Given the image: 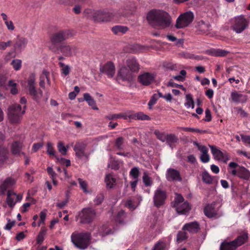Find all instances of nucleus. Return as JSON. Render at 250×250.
<instances>
[{
  "label": "nucleus",
  "instance_id": "f257e3e1",
  "mask_svg": "<svg viewBox=\"0 0 250 250\" xmlns=\"http://www.w3.org/2000/svg\"><path fill=\"white\" fill-rule=\"evenodd\" d=\"M135 9L134 4L131 3L129 6L121 9L117 12L109 11L107 9L95 11L88 9L84 11V14L88 18H92L95 22H108L112 20H118L121 17H126L131 14Z\"/></svg>",
  "mask_w": 250,
  "mask_h": 250
},
{
  "label": "nucleus",
  "instance_id": "f03ea898",
  "mask_svg": "<svg viewBox=\"0 0 250 250\" xmlns=\"http://www.w3.org/2000/svg\"><path fill=\"white\" fill-rule=\"evenodd\" d=\"M146 19L149 24L159 29H165L171 26L170 15L163 10L154 9L150 10L147 14Z\"/></svg>",
  "mask_w": 250,
  "mask_h": 250
},
{
  "label": "nucleus",
  "instance_id": "7ed1b4c3",
  "mask_svg": "<svg viewBox=\"0 0 250 250\" xmlns=\"http://www.w3.org/2000/svg\"><path fill=\"white\" fill-rule=\"evenodd\" d=\"M73 35L72 31L68 29L60 30L53 33L50 38L51 43L49 47L50 49L54 52H56L59 50V44Z\"/></svg>",
  "mask_w": 250,
  "mask_h": 250
},
{
  "label": "nucleus",
  "instance_id": "20e7f679",
  "mask_svg": "<svg viewBox=\"0 0 250 250\" xmlns=\"http://www.w3.org/2000/svg\"><path fill=\"white\" fill-rule=\"evenodd\" d=\"M71 241L75 246L81 250L87 248L90 244V234L88 232L73 233Z\"/></svg>",
  "mask_w": 250,
  "mask_h": 250
},
{
  "label": "nucleus",
  "instance_id": "39448f33",
  "mask_svg": "<svg viewBox=\"0 0 250 250\" xmlns=\"http://www.w3.org/2000/svg\"><path fill=\"white\" fill-rule=\"evenodd\" d=\"M27 89L29 94L32 99L37 103H39L42 97L43 92L41 89L38 90L36 88L35 76L34 74H31L27 81Z\"/></svg>",
  "mask_w": 250,
  "mask_h": 250
},
{
  "label": "nucleus",
  "instance_id": "423d86ee",
  "mask_svg": "<svg viewBox=\"0 0 250 250\" xmlns=\"http://www.w3.org/2000/svg\"><path fill=\"white\" fill-rule=\"evenodd\" d=\"M96 216L95 210L91 208H85L79 212L76 216L77 221L80 220L81 224H90L95 218Z\"/></svg>",
  "mask_w": 250,
  "mask_h": 250
},
{
  "label": "nucleus",
  "instance_id": "0eeeda50",
  "mask_svg": "<svg viewBox=\"0 0 250 250\" xmlns=\"http://www.w3.org/2000/svg\"><path fill=\"white\" fill-rule=\"evenodd\" d=\"M25 110H21L20 104H13L8 108V117L12 124H18L20 122L22 115Z\"/></svg>",
  "mask_w": 250,
  "mask_h": 250
},
{
  "label": "nucleus",
  "instance_id": "6e6552de",
  "mask_svg": "<svg viewBox=\"0 0 250 250\" xmlns=\"http://www.w3.org/2000/svg\"><path fill=\"white\" fill-rule=\"evenodd\" d=\"M231 24L233 31L237 33H241L248 26L249 21L244 15H240L233 18Z\"/></svg>",
  "mask_w": 250,
  "mask_h": 250
},
{
  "label": "nucleus",
  "instance_id": "1a4fd4ad",
  "mask_svg": "<svg viewBox=\"0 0 250 250\" xmlns=\"http://www.w3.org/2000/svg\"><path fill=\"white\" fill-rule=\"evenodd\" d=\"M194 15L191 11H187L178 17L175 24L176 28L178 29L183 28L188 26L193 21Z\"/></svg>",
  "mask_w": 250,
  "mask_h": 250
},
{
  "label": "nucleus",
  "instance_id": "9d476101",
  "mask_svg": "<svg viewBox=\"0 0 250 250\" xmlns=\"http://www.w3.org/2000/svg\"><path fill=\"white\" fill-rule=\"evenodd\" d=\"M209 146L215 160L227 163L229 159V157L226 151H222L215 146L209 145Z\"/></svg>",
  "mask_w": 250,
  "mask_h": 250
},
{
  "label": "nucleus",
  "instance_id": "9b49d317",
  "mask_svg": "<svg viewBox=\"0 0 250 250\" xmlns=\"http://www.w3.org/2000/svg\"><path fill=\"white\" fill-rule=\"evenodd\" d=\"M87 145L83 142H77L74 146L73 149L75 152L76 156L79 159L84 158H88L89 154L85 152Z\"/></svg>",
  "mask_w": 250,
  "mask_h": 250
},
{
  "label": "nucleus",
  "instance_id": "f8f14e48",
  "mask_svg": "<svg viewBox=\"0 0 250 250\" xmlns=\"http://www.w3.org/2000/svg\"><path fill=\"white\" fill-rule=\"evenodd\" d=\"M59 49L66 57L75 55L78 51V48L73 44H63L60 46Z\"/></svg>",
  "mask_w": 250,
  "mask_h": 250
},
{
  "label": "nucleus",
  "instance_id": "ddd939ff",
  "mask_svg": "<svg viewBox=\"0 0 250 250\" xmlns=\"http://www.w3.org/2000/svg\"><path fill=\"white\" fill-rule=\"evenodd\" d=\"M100 70L101 73L107 75L108 78H111L115 74V67L113 63L108 62L105 64L100 66Z\"/></svg>",
  "mask_w": 250,
  "mask_h": 250
},
{
  "label": "nucleus",
  "instance_id": "4468645a",
  "mask_svg": "<svg viewBox=\"0 0 250 250\" xmlns=\"http://www.w3.org/2000/svg\"><path fill=\"white\" fill-rule=\"evenodd\" d=\"M166 197L167 195L165 191L157 189L155 192L153 198L154 205L159 208L164 204Z\"/></svg>",
  "mask_w": 250,
  "mask_h": 250
},
{
  "label": "nucleus",
  "instance_id": "2eb2a0df",
  "mask_svg": "<svg viewBox=\"0 0 250 250\" xmlns=\"http://www.w3.org/2000/svg\"><path fill=\"white\" fill-rule=\"evenodd\" d=\"M166 177L168 181L181 182L182 180L180 172L173 168H169L167 169Z\"/></svg>",
  "mask_w": 250,
  "mask_h": 250
},
{
  "label": "nucleus",
  "instance_id": "dca6fc26",
  "mask_svg": "<svg viewBox=\"0 0 250 250\" xmlns=\"http://www.w3.org/2000/svg\"><path fill=\"white\" fill-rule=\"evenodd\" d=\"M155 75L152 73L145 72L138 76V81L143 85L147 86L154 81Z\"/></svg>",
  "mask_w": 250,
  "mask_h": 250
},
{
  "label": "nucleus",
  "instance_id": "f3484780",
  "mask_svg": "<svg viewBox=\"0 0 250 250\" xmlns=\"http://www.w3.org/2000/svg\"><path fill=\"white\" fill-rule=\"evenodd\" d=\"M216 204L213 202L207 204L204 208L205 215L209 218L218 216V209L215 208Z\"/></svg>",
  "mask_w": 250,
  "mask_h": 250
},
{
  "label": "nucleus",
  "instance_id": "a211bd4d",
  "mask_svg": "<svg viewBox=\"0 0 250 250\" xmlns=\"http://www.w3.org/2000/svg\"><path fill=\"white\" fill-rule=\"evenodd\" d=\"M197 34H208L211 30V25L208 22L200 21L197 23L196 25Z\"/></svg>",
  "mask_w": 250,
  "mask_h": 250
},
{
  "label": "nucleus",
  "instance_id": "6ab92c4d",
  "mask_svg": "<svg viewBox=\"0 0 250 250\" xmlns=\"http://www.w3.org/2000/svg\"><path fill=\"white\" fill-rule=\"evenodd\" d=\"M132 73L127 67H122L118 72V77L123 81H130L133 78Z\"/></svg>",
  "mask_w": 250,
  "mask_h": 250
},
{
  "label": "nucleus",
  "instance_id": "aec40b11",
  "mask_svg": "<svg viewBox=\"0 0 250 250\" xmlns=\"http://www.w3.org/2000/svg\"><path fill=\"white\" fill-rule=\"evenodd\" d=\"M16 184V180L11 177H8L0 185V194L3 195L8 188H11Z\"/></svg>",
  "mask_w": 250,
  "mask_h": 250
},
{
  "label": "nucleus",
  "instance_id": "412c9836",
  "mask_svg": "<svg viewBox=\"0 0 250 250\" xmlns=\"http://www.w3.org/2000/svg\"><path fill=\"white\" fill-rule=\"evenodd\" d=\"M13 42L15 50L21 51L25 47L27 43V40L25 38L17 36L16 38L14 39Z\"/></svg>",
  "mask_w": 250,
  "mask_h": 250
},
{
  "label": "nucleus",
  "instance_id": "4be33fe9",
  "mask_svg": "<svg viewBox=\"0 0 250 250\" xmlns=\"http://www.w3.org/2000/svg\"><path fill=\"white\" fill-rule=\"evenodd\" d=\"M230 98L233 102L243 104L247 101L248 96L234 91L231 93Z\"/></svg>",
  "mask_w": 250,
  "mask_h": 250
},
{
  "label": "nucleus",
  "instance_id": "5701e85b",
  "mask_svg": "<svg viewBox=\"0 0 250 250\" xmlns=\"http://www.w3.org/2000/svg\"><path fill=\"white\" fill-rule=\"evenodd\" d=\"M126 66L132 72H137L140 69V65L134 58H130L126 60Z\"/></svg>",
  "mask_w": 250,
  "mask_h": 250
},
{
  "label": "nucleus",
  "instance_id": "b1692460",
  "mask_svg": "<svg viewBox=\"0 0 250 250\" xmlns=\"http://www.w3.org/2000/svg\"><path fill=\"white\" fill-rule=\"evenodd\" d=\"M200 226L197 222H192L184 225L183 229L191 233H197L200 230Z\"/></svg>",
  "mask_w": 250,
  "mask_h": 250
},
{
  "label": "nucleus",
  "instance_id": "393cba45",
  "mask_svg": "<svg viewBox=\"0 0 250 250\" xmlns=\"http://www.w3.org/2000/svg\"><path fill=\"white\" fill-rule=\"evenodd\" d=\"M198 149L202 152L200 156V160L204 163H208L210 159L209 155L208 154V148L205 146L197 145Z\"/></svg>",
  "mask_w": 250,
  "mask_h": 250
},
{
  "label": "nucleus",
  "instance_id": "a878e982",
  "mask_svg": "<svg viewBox=\"0 0 250 250\" xmlns=\"http://www.w3.org/2000/svg\"><path fill=\"white\" fill-rule=\"evenodd\" d=\"M206 53L214 57H224L229 53L228 51L220 49L211 48L206 51Z\"/></svg>",
  "mask_w": 250,
  "mask_h": 250
},
{
  "label": "nucleus",
  "instance_id": "bb28decb",
  "mask_svg": "<svg viewBox=\"0 0 250 250\" xmlns=\"http://www.w3.org/2000/svg\"><path fill=\"white\" fill-rule=\"evenodd\" d=\"M174 207L175 208L177 212L179 214H186L190 209V205L187 202H185L179 205L178 204Z\"/></svg>",
  "mask_w": 250,
  "mask_h": 250
},
{
  "label": "nucleus",
  "instance_id": "cd10ccee",
  "mask_svg": "<svg viewBox=\"0 0 250 250\" xmlns=\"http://www.w3.org/2000/svg\"><path fill=\"white\" fill-rule=\"evenodd\" d=\"M15 196H16V193L15 192L10 190H8L6 203L8 206L11 208H14L16 203V202H15Z\"/></svg>",
  "mask_w": 250,
  "mask_h": 250
},
{
  "label": "nucleus",
  "instance_id": "c85d7f7f",
  "mask_svg": "<svg viewBox=\"0 0 250 250\" xmlns=\"http://www.w3.org/2000/svg\"><path fill=\"white\" fill-rule=\"evenodd\" d=\"M99 231L101 235L104 236L108 234H113L114 230L112 229V227L110 226L107 223L101 226L99 229Z\"/></svg>",
  "mask_w": 250,
  "mask_h": 250
},
{
  "label": "nucleus",
  "instance_id": "c756f323",
  "mask_svg": "<svg viewBox=\"0 0 250 250\" xmlns=\"http://www.w3.org/2000/svg\"><path fill=\"white\" fill-rule=\"evenodd\" d=\"M128 117L129 119L133 120L146 121H149L150 120V118L148 115L145 114L142 112L130 114L128 115Z\"/></svg>",
  "mask_w": 250,
  "mask_h": 250
},
{
  "label": "nucleus",
  "instance_id": "7c9ffc66",
  "mask_svg": "<svg viewBox=\"0 0 250 250\" xmlns=\"http://www.w3.org/2000/svg\"><path fill=\"white\" fill-rule=\"evenodd\" d=\"M248 233L247 232H243L235 239L233 240L234 244L237 245V248L244 244L248 239Z\"/></svg>",
  "mask_w": 250,
  "mask_h": 250
},
{
  "label": "nucleus",
  "instance_id": "2f4dec72",
  "mask_svg": "<svg viewBox=\"0 0 250 250\" xmlns=\"http://www.w3.org/2000/svg\"><path fill=\"white\" fill-rule=\"evenodd\" d=\"M238 177L245 180H249L250 178V171L244 167H239Z\"/></svg>",
  "mask_w": 250,
  "mask_h": 250
},
{
  "label": "nucleus",
  "instance_id": "473e14b6",
  "mask_svg": "<svg viewBox=\"0 0 250 250\" xmlns=\"http://www.w3.org/2000/svg\"><path fill=\"white\" fill-rule=\"evenodd\" d=\"M237 249V245L232 241L230 242L224 241L220 245V250H235Z\"/></svg>",
  "mask_w": 250,
  "mask_h": 250
},
{
  "label": "nucleus",
  "instance_id": "72a5a7b5",
  "mask_svg": "<svg viewBox=\"0 0 250 250\" xmlns=\"http://www.w3.org/2000/svg\"><path fill=\"white\" fill-rule=\"evenodd\" d=\"M8 150L3 146H0V166L3 165L8 159Z\"/></svg>",
  "mask_w": 250,
  "mask_h": 250
},
{
  "label": "nucleus",
  "instance_id": "f704fd0d",
  "mask_svg": "<svg viewBox=\"0 0 250 250\" xmlns=\"http://www.w3.org/2000/svg\"><path fill=\"white\" fill-rule=\"evenodd\" d=\"M22 145L20 142H14L11 145V152L14 155H20Z\"/></svg>",
  "mask_w": 250,
  "mask_h": 250
},
{
  "label": "nucleus",
  "instance_id": "c9c22d12",
  "mask_svg": "<svg viewBox=\"0 0 250 250\" xmlns=\"http://www.w3.org/2000/svg\"><path fill=\"white\" fill-rule=\"evenodd\" d=\"M178 138L174 134H167L166 141L167 144L171 147L173 148L175 143H177Z\"/></svg>",
  "mask_w": 250,
  "mask_h": 250
},
{
  "label": "nucleus",
  "instance_id": "e433bc0d",
  "mask_svg": "<svg viewBox=\"0 0 250 250\" xmlns=\"http://www.w3.org/2000/svg\"><path fill=\"white\" fill-rule=\"evenodd\" d=\"M202 179L204 183L210 185L214 182V177L211 176L207 171H204L202 174Z\"/></svg>",
  "mask_w": 250,
  "mask_h": 250
},
{
  "label": "nucleus",
  "instance_id": "4c0bfd02",
  "mask_svg": "<svg viewBox=\"0 0 250 250\" xmlns=\"http://www.w3.org/2000/svg\"><path fill=\"white\" fill-rule=\"evenodd\" d=\"M83 99L87 102L88 105L91 106L93 109H98L96 105V102L94 99L88 93L83 94Z\"/></svg>",
  "mask_w": 250,
  "mask_h": 250
},
{
  "label": "nucleus",
  "instance_id": "58836bf2",
  "mask_svg": "<svg viewBox=\"0 0 250 250\" xmlns=\"http://www.w3.org/2000/svg\"><path fill=\"white\" fill-rule=\"evenodd\" d=\"M128 30L127 27L122 25H116L112 28V31L115 34H125Z\"/></svg>",
  "mask_w": 250,
  "mask_h": 250
},
{
  "label": "nucleus",
  "instance_id": "ea45409f",
  "mask_svg": "<svg viewBox=\"0 0 250 250\" xmlns=\"http://www.w3.org/2000/svg\"><path fill=\"white\" fill-rule=\"evenodd\" d=\"M105 182L107 188H111L115 185L116 179L113 177L111 174L106 175L105 178Z\"/></svg>",
  "mask_w": 250,
  "mask_h": 250
},
{
  "label": "nucleus",
  "instance_id": "a19ab883",
  "mask_svg": "<svg viewBox=\"0 0 250 250\" xmlns=\"http://www.w3.org/2000/svg\"><path fill=\"white\" fill-rule=\"evenodd\" d=\"M46 232V229L44 227H42L37 237V243L38 244H41L42 243Z\"/></svg>",
  "mask_w": 250,
  "mask_h": 250
},
{
  "label": "nucleus",
  "instance_id": "79ce46f5",
  "mask_svg": "<svg viewBox=\"0 0 250 250\" xmlns=\"http://www.w3.org/2000/svg\"><path fill=\"white\" fill-rule=\"evenodd\" d=\"M143 182L146 187H150L152 185V180L146 172H144L143 176Z\"/></svg>",
  "mask_w": 250,
  "mask_h": 250
},
{
  "label": "nucleus",
  "instance_id": "37998d69",
  "mask_svg": "<svg viewBox=\"0 0 250 250\" xmlns=\"http://www.w3.org/2000/svg\"><path fill=\"white\" fill-rule=\"evenodd\" d=\"M121 118L126 119V117L123 113L110 114L105 116V119L109 120H113Z\"/></svg>",
  "mask_w": 250,
  "mask_h": 250
},
{
  "label": "nucleus",
  "instance_id": "c03bdc74",
  "mask_svg": "<svg viewBox=\"0 0 250 250\" xmlns=\"http://www.w3.org/2000/svg\"><path fill=\"white\" fill-rule=\"evenodd\" d=\"M125 216V211L121 210L119 211L115 217V221L118 222L120 224H124V220Z\"/></svg>",
  "mask_w": 250,
  "mask_h": 250
},
{
  "label": "nucleus",
  "instance_id": "a18cd8bd",
  "mask_svg": "<svg viewBox=\"0 0 250 250\" xmlns=\"http://www.w3.org/2000/svg\"><path fill=\"white\" fill-rule=\"evenodd\" d=\"M48 71L46 70H43L42 75L40 77L39 85L40 87L43 89L45 88V81L46 80L45 78H47V75H48Z\"/></svg>",
  "mask_w": 250,
  "mask_h": 250
},
{
  "label": "nucleus",
  "instance_id": "49530a36",
  "mask_svg": "<svg viewBox=\"0 0 250 250\" xmlns=\"http://www.w3.org/2000/svg\"><path fill=\"white\" fill-rule=\"evenodd\" d=\"M57 148L60 153L62 155H65L67 152V148L64 145L62 142L60 141L57 145Z\"/></svg>",
  "mask_w": 250,
  "mask_h": 250
},
{
  "label": "nucleus",
  "instance_id": "de8ad7c7",
  "mask_svg": "<svg viewBox=\"0 0 250 250\" xmlns=\"http://www.w3.org/2000/svg\"><path fill=\"white\" fill-rule=\"evenodd\" d=\"M154 134L156 135L157 138L162 141L165 142L166 141L167 134L164 132H160L158 130H155Z\"/></svg>",
  "mask_w": 250,
  "mask_h": 250
},
{
  "label": "nucleus",
  "instance_id": "09e8293b",
  "mask_svg": "<svg viewBox=\"0 0 250 250\" xmlns=\"http://www.w3.org/2000/svg\"><path fill=\"white\" fill-rule=\"evenodd\" d=\"M186 97L187 100V102L185 103L186 106L188 108L191 107L192 108H193L194 107V103L191 94H187Z\"/></svg>",
  "mask_w": 250,
  "mask_h": 250
},
{
  "label": "nucleus",
  "instance_id": "8fccbe9b",
  "mask_svg": "<svg viewBox=\"0 0 250 250\" xmlns=\"http://www.w3.org/2000/svg\"><path fill=\"white\" fill-rule=\"evenodd\" d=\"M124 143V138L122 137L117 138L114 143V146L118 150H121L123 149V145Z\"/></svg>",
  "mask_w": 250,
  "mask_h": 250
},
{
  "label": "nucleus",
  "instance_id": "3c124183",
  "mask_svg": "<svg viewBox=\"0 0 250 250\" xmlns=\"http://www.w3.org/2000/svg\"><path fill=\"white\" fill-rule=\"evenodd\" d=\"M181 129L185 131L196 132L200 134H205L207 133V131L206 130H201L198 128H194L190 127H182Z\"/></svg>",
  "mask_w": 250,
  "mask_h": 250
},
{
  "label": "nucleus",
  "instance_id": "603ef678",
  "mask_svg": "<svg viewBox=\"0 0 250 250\" xmlns=\"http://www.w3.org/2000/svg\"><path fill=\"white\" fill-rule=\"evenodd\" d=\"M47 153L50 156H55V150L53 147V144L51 142H48L47 144Z\"/></svg>",
  "mask_w": 250,
  "mask_h": 250
},
{
  "label": "nucleus",
  "instance_id": "864d4df0",
  "mask_svg": "<svg viewBox=\"0 0 250 250\" xmlns=\"http://www.w3.org/2000/svg\"><path fill=\"white\" fill-rule=\"evenodd\" d=\"M180 75H177L174 76L173 78L174 80L180 81L183 82L185 80V77L187 75V72L185 70H182L180 72Z\"/></svg>",
  "mask_w": 250,
  "mask_h": 250
},
{
  "label": "nucleus",
  "instance_id": "5fc2aeb1",
  "mask_svg": "<svg viewBox=\"0 0 250 250\" xmlns=\"http://www.w3.org/2000/svg\"><path fill=\"white\" fill-rule=\"evenodd\" d=\"M104 198L103 193L98 194L93 201L96 205H99L102 204Z\"/></svg>",
  "mask_w": 250,
  "mask_h": 250
},
{
  "label": "nucleus",
  "instance_id": "6e6d98bb",
  "mask_svg": "<svg viewBox=\"0 0 250 250\" xmlns=\"http://www.w3.org/2000/svg\"><path fill=\"white\" fill-rule=\"evenodd\" d=\"M11 65L15 70H19L21 66V61L19 59L14 60L11 62Z\"/></svg>",
  "mask_w": 250,
  "mask_h": 250
},
{
  "label": "nucleus",
  "instance_id": "4d7b16f0",
  "mask_svg": "<svg viewBox=\"0 0 250 250\" xmlns=\"http://www.w3.org/2000/svg\"><path fill=\"white\" fill-rule=\"evenodd\" d=\"M188 237L187 234L184 231H179L177 235V240L179 243L182 242Z\"/></svg>",
  "mask_w": 250,
  "mask_h": 250
},
{
  "label": "nucleus",
  "instance_id": "13d9d810",
  "mask_svg": "<svg viewBox=\"0 0 250 250\" xmlns=\"http://www.w3.org/2000/svg\"><path fill=\"white\" fill-rule=\"evenodd\" d=\"M158 100V96L156 95V94H154L151 96L149 101L148 103V105L149 109H151L152 106L156 103V102Z\"/></svg>",
  "mask_w": 250,
  "mask_h": 250
},
{
  "label": "nucleus",
  "instance_id": "bf43d9fd",
  "mask_svg": "<svg viewBox=\"0 0 250 250\" xmlns=\"http://www.w3.org/2000/svg\"><path fill=\"white\" fill-rule=\"evenodd\" d=\"M130 175L132 176L133 179H137L139 175V168L136 167L132 168L130 171Z\"/></svg>",
  "mask_w": 250,
  "mask_h": 250
},
{
  "label": "nucleus",
  "instance_id": "052dcab7",
  "mask_svg": "<svg viewBox=\"0 0 250 250\" xmlns=\"http://www.w3.org/2000/svg\"><path fill=\"white\" fill-rule=\"evenodd\" d=\"M78 181L79 182L80 188L83 189V192L85 193L87 192V185L86 182L81 178H79Z\"/></svg>",
  "mask_w": 250,
  "mask_h": 250
},
{
  "label": "nucleus",
  "instance_id": "680f3d73",
  "mask_svg": "<svg viewBox=\"0 0 250 250\" xmlns=\"http://www.w3.org/2000/svg\"><path fill=\"white\" fill-rule=\"evenodd\" d=\"M166 243L163 242H158L155 244L153 250H164L166 248Z\"/></svg>",
  "mask_w": 250,
  "mask_h": 250
},
{
  "label": "nucleus",
  "instance_id": "e2e57ef3",
  "mask_svg": "<svg viewBox=\"0 0 250 250\" xmlns=\"http://www.w3.org/2000/svg\"><path fill=\"white\" fill-rule=\"evenodd\" d=\"M184 201V199L181 195L177 194L174 199V204L173 206L175 207L178 204L179 205L180 204L183 203Z\"/></svg>",
  "mask_w": 250,
  "mask_h": 250
},
{
  "label": "nucleus",
  "instance_id": "0e129e2a",
  "mask_svg": "<svg viewBox=\"0 0 250 250\" xmlns=\"http://www.w3.org/2000/svg\"><path fill=\"white\" fill-rule=\"evenodd\" d=\"M167 86H170L172 87H176V88H179L180 89H182L184 90H185V88L184 87L183 85L182 84H179L174 82V81L172 80H169V81L168 83Z\"/></svg>",
  "mask_w": 250,
  "mask_h": 250
},
{
  "label": "nucleus",
  "instance_id": "69168bd1",
  "mask_svg": "<svg viewBox=\"0 0 250 250\" xmlns=\"http://www.w3.org/2000/svg\"><path fill=\"white\" fill-rule=\"evenodd\" d=\"M12 41H8L7 42H3L0 41V49L4 50L7 47L10 46L12 44Z\"/></svg>",
  "mask_w": 250,
  "mask_h": 250
},
{
  "label": "nucleus",
  "instance_id": "338daca9",
  "mask_svg": "<svg viewBox=\"0 0 250 250\" xmlns=\"http://www.w3.org/2000/svg\"><path fill=\"white\" fill-rule=\"evenodd\" d=\"M164 66L167 68L170 69L171 70H176L178 68L177 65L172 62H166L164 64Z\"/></svg>",
  "mask_w": 250,
  "mask_h": 250
},
{
  "label": "nucleus",
  "instance_id": "774afa93",
  "mask_svg": "<svg viewBox=\"0 0 250 250\" xmlns=\"http://www.w3.org/2000/svg\"><path fill=\"white\" fill-rule=\"evenodd\" d=\"M235 109L237 111L238 114H240V116L242 117H248V113L245 112L244 110L242 109V108L240 107H235Z\"/></svg>",
  "mask_w": 250,
  "mask_h": 250
}]
</instances>
